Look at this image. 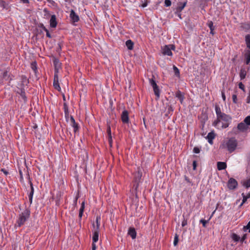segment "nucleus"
Masks as SVG:
<instances>
[{
	"label": "nucleus",
	"instance_id": "7c9ffc66",
	"mask_svg": "<svg viewBox=\"0 0 250 250\" xmlns=\"http://www.w3.org/2000/svg\"><path fill=\"white\" fill-rule=\"evenodd\" d=\"M29 185L30 186V189H31V191L29 193V195H33L34 192V189L33 185V184H32L30 178H29Z\"/></svg>",
	"mask_w": 250,
	"mask_h": 250
},
{
	"label": "nucleus",
	"instance_id": "ddd939ff",
	"mask_svg": "<svg viewBox=\"0 0 250 250\" xmlns=\"http://www.w3.org/2000/svg\"><path fill=\"white\" fill-rule=\"evenodd\" d=\"M70 18L73 22H78L80 20L79 16L73 10L70 11Z\"/></svg>",
	"mask_w": 250,
	"mask_h": 250
},
{
	"label": "nucleus",
	"instance_id": "37998d69",
	"mask_svg": "<svg viewBox=\"0 0 250 250\" xmlns=\"http://www.w3.org/2000/svg\"><path fill=\"white\" fill-rule=\"evenodd\" d=\"M181 11H180L179 10H178L176 9V11L175 12V14L176 16H177L180 19H182L181 17Z\"/></svg>",
	"mask_w": 250,
	"mask_h": 250
},
{
	"label": "nucleus",
	"instance_id": "6ab92c4d",
	"mask_svg": "<svg viewBox=\"0 0 250 250\" xmlns=\"http://www.w3.org/2000/svg\"><path fill=\"white\" fill-rule=\"evenodd\" d=\"M128 234L131 237L132 239H135L136 237V232L135 229L130 228L128 229Z\"/></svg>",
	"mask_w": 250,
	"mask_h": 250
},
{
	"label": "nucleus",
	"instance_id": "c756f323",
	"mask_svg": "<svg viewBox=\"0 0 250 250\" xmlns=\"http://www.w3.org/2000/svg\"><path fill=\"white\" fill-rule=\"evenodd\" d=\"M241 27L243 29L247 31L250 29V24L246 23H242Z\"/></svg>",
	"mask_w": 250,
	"mask_h": 250
},
{
	"label": "nucleus",
	"instance_id": "f8f14e48",
	"mask_svg": "<svg viewBox=\"0 0 250 250\" xmlns=\"http://www.w3.org/2000/svg\"><path fill=\"white\" fill-rule=\"evenodd\" d=\"M70 125L74 128V133H76L79 129V126L78 124L75 122V119L72 116H70Z\"/></svg>",
	"mask_w": 250,
	"mask_h": 250
},
{
	"label": "nucleus",
	"instance_id": "c03bdc74",
	"mask_svg": "<svg viewBox=\"0 0 250 250\" xmlns=\"http://www.w3.org/2000/svg\"><path fill=\"white\" fill-rule=\"evenodd\" d=\"M232 97L233 102L235 104H236L237 101V95L235 94H233Z\"/></svg>",
	"mask_w": 250,
	"mask_h": 250
},
{
	"label": "nucleus",
	"instance_id": "20e7f679",
	"mask_svg": "<svg viewBox=\"0 0 250 250\" xmlns=\"http://www.w3.org/2000/svg\"><path fill=\"white\" fill-rule=\"evenodd\" d=\"M245 42L248 50L246 51L245 58L246 63L249 64L250 62V35L248 34L245 36Z\"/></svg>",
	"mask_w": 250,
	"mask_h": 250
},
{
	"label": "nucleus",
	"instance_id": "423d86ee",
	"mask_svg": "<svg viewBox=\"0 0 250 250\" xmlns=\"http://www.w3.org/2000/svg\"><path fill=\"white\" fill-rule=\"evenodd\" d=\"M149 82L150 84L153 88L155 96L157 97L158 99H159L160 97V91L159 87L156 84L155 81L153 79V78H152L151 79H149Z\"/></svg>",
	"mask_w": 250,
	"mask_h": 250
},
{
	"label": "nucleus",
	"instance_id": "3c124183",
	"mask_svg": "<svg viewBox=\"0 0 250 250\" xmlns=\"http://www.w3.org/2000/svg\"><path fill=\"white\" fill-rule=\"evenodd\" d=\"M107 132L108 133V137H110L111 136V129H110V126H108V128H107Z\"/></svg>",
	"mask_w": 250,
	"mask_h": 250
},
{
	"label": "nucleus",
	"instance_id": "f704fd0d",
	"mask_svg": "<svg viewBox=\"0 0 250 250\" xmlns=\"http://www.w3.org/2000/svg\"><path fill=\"white\" fill-rule=\"evenodd\" d=\"M21 82H22L23 84H25L26 85H27V83H28V80H27L26 77L25 76H22Z\"/></svg>",
	"mask_w": 250,
	"mask_h": 250
},
{
	"label": "nucleus",
	"instance_id": "58836bf2",
	"mask_svg": "<svg viewBox=\"0 0 250 250\" xmlns=\"http://www.w3.org/2000/svg\"><path fill=\"white\" fill-rule=\"evenodd\" d=\"M242 197H243V200H242V204H241V206L243 204H244V203H245V202L247 201V199H248V198H247V196H246V195H245V194H244V193H243L242 194Z\"/></svg>",
	"mask_w": 250,
	"mask_h": 250
},
{
	"label": "nucleus",
	"instance_id": "4d7b16f0",
	"mask_svg": "<svg viewBox=\"0 0 250 250\" xmlns=\"http://www.w3.org/2000/svg\"><path fill=\"white\" fill-rule=\"evenodd\" d=\"M184 178H185V180H186L188 183H190V184L191 183V181H190V180H189V179L187 176H185Z\"/></svg>",
	"mask_w": 250,
	"mask_h": 250
},
{
	"label": "nucleus",
	"instance_id": "393cba45",
	"mask_svg": "<svg viewBox=\"0 0 250 250\" xmlns=\"http://www.w3.org/2000/svg\"><path fill=\"white\" fill-rule=\"evenodd\" d=\"M187 3V1H185L184 2H178V7H177L176 9L179 10L180 11H182L186 6Z\"/></svg>",
	"mask_w": 250,
	"mask_h": 250
},
{
	"label": "nucleus",
	"instance_id": "69168bd1",
	"mask_svg": "<svg viewBox=\"0 0 250 250\" xmlns=\"http://www.w3.org/2000/svg\"><path fill=\"white\" fill-rule=\"evenodd\" d=\"M147 2H145V3H144L142 4V7H146V6H147Z\"/></svg>",
	"mask_w": 250,
	"mask_h": 250
},
{
	"label": "nucleus",
	"instance_id": "5fc2aeb1",
	"mask_svg": "<svg viewBox=\"0 0 250 250\" xmlns=\"http://www.w3.org/2000/svg\"><path fill=\"white\" fill-rule=\"evenodd\" d=\"M193 169L194 170H195L196 169V167H197V163H196V162L195 161H194L193 162Z\"/></svg>",
	"mask_w": 250,
	"mask_h": 250
},
{
	"label": "nucleus",
	"instance_id": "4c0bfd02",
	"mask_svg": "<svg viewBox=\"0 0 250 250\" xmlns=\"http://www.w3.org/2000/svg\"><path fill=\"white\" fill-rule=\"evenodd\" d=\"M31 67L32 69L34 71L35 73H36L37 68L36 66V62H35L31 63Z\"/></svg>",
	"mask_w": 250,
	"mask_h": 250
},
{
	"label": "nucleus",
	"instance_id": "2f4dec72",
	"mask_svg": "<svg viewBox=\"0 0 250 250\" xmlns=\"http://www.w3.org/2000/svg\"><path fill=\"white\" fill-rule=\"evenodd\" d=\"M64 112L65 117L68 116V107L66 103L63 104Z\"/></svg>",
	"mask_w": 250,
	"mask_h": 250
},
{
	"label": "nucleus",
	"instance_id": "09e8293b",
	"mask_svg": "<svg viewBox=\"0 0 250 250\" xmlns=\"http://www.w3.org/2000/svg\"><path fill=\"white\" fill-rule=\"evenodd\" d=\"M221 95H222V99H223V101H225L226 96H225V92L224 90H222Z\"/></svg>",
	"mask_w": 250,
	"mask_h": 250
},
{
	"label": "nucleus",
	"instance_id": "338daca9",
	"mask_svg": "<svg viewBox=\"0 0 250 250\" xmlns=\"http://www.w3.org/2000/svg\"><path fill=\"white\" fill-rule=\"evenodd\" d=\"M77 198H76V199L74 201V204L75 205L77 204Z\"/></svg>",
	"mask_w": 250,
	"mask_h": 250
},
{
	"label": "nucleus",
	"instance_id": "0eeeda50",
	"mask_svg": "<svg viewBox=\"0 0 250 250\" xmlns=\"http://www.w3.org/2000/svg\"><path fill=\"white\" fill-rule=\"evenodd\" d=\"M237 185L238 182L235 179L233 178H230L229 179L228 182L227 186L230 190L235 189L237 188Z\"/></svg>",
	"mask_w": 250,
	"mask_h": 250
},
{
	"label": "nucleus",
	"instance_id": "052dcab7",
	"mask_svg": "<svg viewBox=\"0 0 250 250\" xmlns=\"http://www.w3.org/2000/svg\"><path fill=\"white\" fill-rule=\"evenodd\" d=\"M95 243H92V250H96V246Z\"/></svg>",
	"mask_w": 250,
	"mask_h": 250
},
{
	"label": "nucleus",
	"instance_id": "5701e85b",
	"mask_svg": "<svg viewBox=\"0 0 250 250\" xmlns=\"http://www.w3.org/2000/svg\"><path fill=\"white\" fill-rule=\"evenodd\" d=\"M207 25L208 26V27L210 29V34L213 35L214 34V26L213 25V23L212 21H208L207 23Z\"/></svg>",
	"mask_w": 250,
	"mask_h": 250
},
{
	"label": "nucleus",
	"instance_id": "b1692460",
	"mask_svg": "<svg viewBox=\"0 0 250 250\" xmlns=\"http://www.w3.org/2000/svg\"><path fill=\"white\" fill-rule=\"evenodd\" d=\"M126 47L128 50H132L133 48L134 43L131 40H127L125 42Z\"/></svg>",
	"mask_w": 250,
	"mask_h": 250
},
{
	"label": "nucleus",
	"instance_id": "2eb2a0df",
	"mask_svg": "<svg viewBox=\"0 0 250 250\" xmlns=\"http://www.w3.org/2000/svg\"><path fill=\"white\" fill-rule=\"evenodd\" d=\"M49 23L50 26L52 28H55L57 26V21H56V17L55 15H53L51 16Z\"/></svg>",
	"mask_w": 250,
	"mask_h": 250
},
{
	"label": "nucleus",
	"instance_id": "c9c22d12",
	"mask_svg": "<svg viewBox=\"0 0 250 250\" xmlns=\"http://www.w3.org/2000/svg\"><path fill=\"white\" fill-rule=\"evenodd\" d=\"M208 220H206L205 219H202L200 220V223H202V225H203V226L204 227V228H206V225L208 223Z\"/></svg>",
	"mask_w": 250,
	"mask_h": 250
},
{
	"label": "nucleus",
	"instance_id": "473e14b6",
	"mask_svg": "<svg viewBox=\"0 0 250 250\" xmlns=\"http://www.w3.org/2000/svg\"><path fill=\"white\" fill-rule=\"evenodd\" d=\"M173 71L174 72L175 76H176L177 77H179L180 76V71H179V70L178 69V68L175 65L173 66Z\"/></svg>",
	"mask_w": 250,
	"mask_h": 250
},
{
	"label": "nucleus",
	"instance_id": "79ce46f5",
	"mask_svg": "<svg viewBox=\"0 0 250 250\" xmlns=\"http://www.w3.org/2000/svg\"><path fill=\"white\" fill-rule=\"evenodd\" d=\"M239 88L242 89L243 91H245V86L242 83L240 82L238 84Z\"/></svg>",
	"mask_w": 250,
	"mask_h": 250
},
{
	"label": "nucleus",
	"instance_id": "6e6d98bb",
	"mask_svg": "<svg viewBox=\"0 0 250 250\" xmlns=\"http://www.w3.org/2000/svg\"><path fill=\"white\" fill-rule=\"evenodd\" d=\"M46 35L48 38H52V36H51V34L49 33L48 30L47 31H46Z\"/></svg>",
	"mask_w": 250,
	"mask_h": 250
},
{
	"label": "nucleus",
	"instance_id": "39448f33",
	"mask_svg": "<svg viewBox=\"0 0 250 250\" xmlns=\"http://www.w3.org/2000/svg\"><path fill=\"white\" fill-rule=\"evenodd\" d=\"M226 146L228 151L229 152H233L236 148L237 146V141L233 138H230L226 143Z\"/></svg>",
	"mask_w": 250,
	"mask_h": 250
},
{
	"label": "nucleus",
	"instance_id": "dca6fc26",
	"mask_svg": "<svg viewBox=\"0 0 250 250\" xmlns=\"http://www.w3.org/2000/svg\"><path fill=\"white\" fill-rule=\"evenodd\" d=\"M175 95L180 100L181 104H182L185 99L184 93L180 90H178L175 93Z\"/></svg>",
	"mask_w": 250,
	"mask_h": 250
},
{
	"label": "nucleus",
	"instance_id": "774afa93",
	"mask_svg": "<svg viewBox=\"0 0 250 250\" xmlns=\"http://www.w3.org/2000/svg\"><path fill=\"white\" fill-rule=\"evenodd\" d=\"M246 196H247V198H250V193H249L248 194V195H246Z\"/></svg>",
	"mask_w": 250,
	"mask_h": 250
},
{
	"label": "nucleus",
	"instance_id": "9d476101",
	"mask_svg": "<svg viewBox=\"0 0 250 250\" xmlns=\"http://www.w3.org/2000/svg\"><path fill=\"white\" fill-rule=\"evenodd\" d=\"M58 73H55L54 76V81H53V86L54 88L60 91L61 88L59 84V77H58Z\"/></svg>",
	"mask_w": 250,
	"mask_h": 250
},
{
	"label": "nucleus",
	"instance_id": "603ef678",
	"mask_svg": "<svg viewBox=\"0 0 250 250\" xmlns=\"http://www.w3.org/2000/svg\"><path fill=\"white\" fill-rule=\"evenodd\" d=\"M108 142L110 145V146H112V139L111 136L108 137Z\"/></svg>",
	"mask_w": 250,
	"mask_h": 250
},
{
	"label": "nucleus",
	"instance_id": "412c9836",
	"mask_svg": "<svg viewBox=\"0 0 250 250\" xmlns=\"http://www.w3.org/2000/svg\"><path fill=\"white\" fill-rule=\"evenodd\" d=\"M100 220H101V216H97L96 219V225H95L94 223H93V229H99V228H100Z\"/></svg>",
	"mask_w": 250,
	"mask_h": 250
},
{
	"label": "nucleus",
	"instance_id": "e433bc0d",
	"mask_svg": "<svg viewBox=\"0 0 250 250\" xmlns=\"http://www.w3.org/2000/svg\"><path fill=\"white\" fill-rule=\"evenodd\" d=\"M250 221L248 222L247 226H244L243 227V230L246 232L247 231V230H250Z\"/></svg>",
	"mask_w": 250,
	"mask_h": 250
},
{
	"label": "nucleus",
	"instance_id": "6e6552de",
	"mask_svg": "<svg viewBox=\"0 0 250 250\" xmlns=\"http://www.w3.org/2000/svg\"><path fill=\"white\" fill-rule=\"evenodd\" d=\"M52 62L55 67V73H58L59 70L61 68L62 63L60 62L59 60L55 57H52Z\"/></svg>",
	"mask_w": 250,
	"mask_h": 250
},
{
	"label": "nucleus",
	"instance_id": "bb28decb",
	"mask_svg": "<svg viewBox=\"0 0 250 250\" xmlns=\"http://www.w3.org/2000/svg\"><path fill=\"white\" fill-rule=\"evenodd\" d=\"M63 45V42L62 41H60L58 43H57V46L56 47V51L60 54L62 49V46Z\"/></svg>",
	"mask_w": 250,
	"mask_h": 250
},
{
	"label": "nucleus",
	"instance_id": "a878e982",
	"mask_svg": "<svg viewBox=\"0 0 250 250\" xmlns=\"http://www.w3.org/2000/svg\"><path fill=\"white\" fill-rule=\"evenodd\" d=\"M84 206H85L84 202H83L81 204V206L80 208V210H79V217L80 219H81V218L83 216V210L84 209Z\"/></svg>",
	"mask_w": 250,
	"mask_h": 250
},
{
	"label": "nucleus",
	"instance_id": "4468645a",
	"mask_svg": "<svg viewBox=\"0 0 250 250\" xmlns=\"http://www.w3.org/2000/svg\"><path fill=\"white\" fill-rule=\"evenodd\" d=\"M162 53L164 55H167L169 56H171L172 55V53L169 46L167 45L164 46L162 48Z\"/></svg>",
	"mask_w": 250,
	"mask_h": 250
},
{
	"label": "nucleus",
	"instance_id": "9b49d317",
	"mask_svg": "<svg viewBox=\"0 0 250 250\" xmlns=\"http://www.w3.org/2000/svg\"><path fill=\"white\" fill-rule=\"evenodd\" d=\"M142 176V173L140 172L139 171L136 172L135 174L134 182L136 183L135 189H137L139 187V185L140 182V180L141 179Z\"/></svg>",
	"mask_w": 250,
	"mask_h": 250
},
{
	"label": "nucleus",
	"instance_id": "0e129e2a",
	"mask_svg": "<svg viewBox=\"0 0 250 250\" xmlns=\"http://www.w3.org/2000/svg\"><path fill=\"white\" fill-rule=\"evenodd\" d=\"M21 0L24 3H29V0Z\"/></svg>",
	"mask_w": 250,
	"mask_h": 250
},
{
	"label": "nucleus",
	"instance_id": "aec40b11",
	"mask_svg": "<svg viewBox=\"0 0 250 250\" xmlns=\"http://www.w3.org/2000/svg\"><path fill=\"white\" fill-rule=\"evenodd\" d=\"M217 169L219 170H223L226 168L227 164L225 162H218L217 164Z\"/></svg>",
	"mask_w": 250,
	"mask_h": 250
},
{
	"label": "nucleus",
	"instance_id": "f257e3e1",
	"mask_svg": "<svg viewBox=\"0 0 250 250\" xmlns=\"http://www.w3.org/2000/svg\"><path fill=\"white\" fill-rule=\"evenodd\" d=\"M231 121L232 117L230 115L224 113L218 118H216L213 122V125L217 127L219 126V124L222 123L221 128H226L229 127L231 123Z\"/></svg>",
	"mask_w": 250,
	"mask_h": 250
},
{
	"label": "nucleus",
	"instance_id": "49530a36",
	"mask_svg": "<svg viewBox=\"0 0 250 250\" xmlns=\"http://www.w3.org/2000/svg\"><path fill=\"white\" fill-rule=\"evenodd\" d=\"M200 151V149L197 147H194L193 148V152L195 153H199Z\"/></svg>",
	"mask_w": 250,
	"mask_h": 250
},
{
	"label": "nucleus",
	"instance_id": "4be33fe9",
	"mask_svg": "<svg viewBox=\"0 0 250 250\" xmlns=\"http://www.w3.org/2000/svg\"><path fill=\"white\" fill-rule=\"evenodd\" d=\"M215 112H216V114L217 118H218L222 115L224 114V113H223V112H222L221 111L220 107L218 105H215Z\"/></svg>",
	"mask_w": 250,
	"mask_h": 250
},
{
	"label": "nucleus",
	"instance_id": "c85d7f7f",
	"mask_svg": "<svg viewBox=\"0 0 250 250\" xmlns=\"http://www.w3.org/2000/svg\"><path fill=\"white\" fill-rule=\"evenodd\" d=\"M247 74L246 70L245 69H241L240 72V77L241 80L244 79Z\"/></svg>",
	"mask_w": 250,
	"mask_h": 250
},
{
	"label": "nucleus",
	"instance_id": "a18cd8bd",
	"mask_svg": "<svg viewBox=\"0 0 250 250\" xmlns=\"http://www.w3.org/2000/svg\"><path fill=\"white\" fill-rule=\"evenodd\" d=\"M21 96H22V97H23L24 99L26 98L25 94L24 89L21 88Z\"/></svg>",
	"mask_w": 250,
	"mask_h": 250
},
{
	"label": "nucleus",
	"instance_id": "13d9d810",
	"mask_svg": "<svg viewBox=\"0 0 250 250\" xmlns=\"http://www.w3.org/2000/svg\"><path fill=\"white\" fill-rule=\"evenodd\" d=\"M168 45L169 46V47H170L171 50H175V47L174 45L169 44V45Z\"/></svg>",
	"mask_w": 250,
	"mask_h": 250
},
{
	"label": "nucleus",
	"instance_id": "72a5a7b5",
	"mask_svg": "<svg viewBox=\"0 0 250 250\" xmlns=\"http://www.w3.org/2000/svg\"><path fill=\"white\" fill-rule=\"evenodd\" d=\"M179 236L177 234H175L174 236V242H173V245L174 246H177L178 241H179Z\"/></svg>",
	"mask_w": 250,
	"mask_h": 250
},
{
	"label": "nucleus",
	"instance_id": "f03ea898",
	"mask_svg": "<svg viewBox=\"0 0 250 250\" xmlns=\"http://www.w3.org/2000/svg\"><path fill=\"white\" fill-rule=\"evenodd\" d=\"M30 214V211L28 209H25L20 215L17 223L18 227H21L29 218Z\"/></svg>",
	"mask_w": 250,
	"mask_h": 250
},
{
	"label": "nucleus",
	"instance_id": "cd10ccee",
	"mask_svg": "<svg viewBox=\"0 0 250 250\" xmlns=\"http://www.w3.org/2000/svg\"><path fill=\"white\" fill-rule=\"evenodd\" d=\"M241 184L246 188H248L250 187V178L247 180L242 181Z\"/></svg>",
	"mask_w": 250,
	"mask_h": 250
},
{
	"label": "nucleus",
	"instance_id": "a19ab883",
	"mask_svg": "<svg viewBox=\"0 0 250 250\" xmlns=\"http://www.w3.org/2000/svg\"><path fill=\"white\" fill-rule=\"evenodd\" d=\"M171 4V1L170 0H165V6L166 7L170 6Z\"/></svg>",
	"mask_w": 250,
	"mask_h": 250
},
{
	"label": "nucleus",
	"instance_id": "e2e57ef3",
	"mask_svg": "<svg viewBox=\"0 0 250 250\" xmlns=\"http://www.w3.org/2000/svg\"><path fill=\"white\" fill-rule=\"evenodd\" d=\"M1 171L5 174V175H7L8 174V172L6 170L4 169H1Z\"/></svg>",
	"mask_w": 250,
	"mask_h": 250
},
{
	"label": "nucleus",
	"instance_id": "ea45409f",
	"mask_svg": "<svg viewBox=\"0 0 250 250\" xmlns=\"http://www.w3.org/2000/svg\"><path fill=\"white\" fill-rule=\"evenodd\" d=\"M232 239L233 240L237 242L239 240L240 237L236 234H233L232 235Z\"/></svg>",
	"mask_w": 250,
	"mask_h": 250
},
{
	"label": "nucleus",
	"instance_id": "f3484780",
	"mask_svg": "<svg viewBox=\"0 0 250 250\" xmlns=\"http://www.w3.org/2000/svg\"><path fill=\"white\" fill-rule=\"evenodd\" d=\"M93 237H92L93 243H96L98 241L99 229H93Z\"/></svg>",
	"mask_w": 250,
	"mask_h": 250
},
{
	"label": "nucleus",
	"instance_id": "680f3d73",
	"mask_svg": "<svg viewBox=\"0 0 250 250\" xmlns=\"http://www.w3.org/2000/svg\"><path fill=\"white\" fill-rule=\"evenodd\" d=\"M8 75V72L7 71L4 72L3 74V78L5 79L6 77Z\"/></svg>",
	"mask_w": 250,
	"mask_h": 250
},
{
	"label": "nucleus",
	"instance_id": "1a4fd4ad",
	"mask_svg": "<svg viewBox=\"0 0 250 250\" xmlns=\"http://www.w3.org/2000/svg\"><path fill=\"white\" fill-rule=\"evenodd\" d=\"M128 112L124 110L121 114V120L124 124H128L129 122Z\"/></svg>",
	"mask_w": 250,
	"mask_h": 250
},
{
	"label": "nucleus",
	"instance_id": "de8ad7c7",
	"mask_svg": "<svg viewBox=\"0 0 250 250\" xmlns=\"http://www.w3.org/2000/svg\"><path fill=\"white\" fill-rule=\"evenodd\" d=\"M187 225V220L184 218L182 222V227H185Z\"/></svg>",
	"mask_w": 250,
	"mask_h": 250
},
{
	"label": "nucleus",
	"instance_id": "bf43d9fd",
	"mask_svg": "<svg viewBox=\"0 0 250 250\" xmlns=\"http://www.w3.org/2000/svg\"><path fill=\"white\" fill-rule=\"evenodd\" d=\"M173 109L172 108V107L170 105V106H169L168 107V111L169 112H172L173 111Z\"/></svg>",
	"mask_w": 250,
	"mask_h": 250
},
{
	"label": "nucleus",
	"instance_id": "864d4df0",
	"mask_svg": "<svg viewBox=\"0 0 250 250\" xmlns=\"http://www.w3.org/2000/svg\"><path fill=\"white\" fill-rule=\"evenodd\" d=\"M28 196H29V200L30 204H31L32 203V199H33V195H29Z\"/></svg>",
	"mask_w": 250,
	"mask_h": 250
},
{
	"label": "nucleus",
	"instance_id": "a211bd4d",
	"mask_svg": "<svg viewBox=\"0 0 250 250\" xmlns=\"http://www.w3.org/2000/svg\"><path fill=\"white\" fill-rule=\"evenodd\" d=\"M215 136V134L213 131H211L208 133L207 136V138L208 140V142L210 144L212 145L213 144V140L214 139Z\"/></svg>",
	"mask_w": 250,
	"mask_h": 250
},
{
	"label": "nucleus",
	"instance_id": "7ed1b4c3",
	"mask_svg": "<svg viewBox=\"0 0 250 250\" xmlns=\"http://www.w3.org/2000/svg\"><path fill=\"white\" fill-rule=\"evenodd\" d=\"M249 125H250V116L246 117L243 122L238 124L237 129L243 132L248 130Z\"/></svg>",
	"mask_w": 250,
	"mask_h": 250
},
{
	"label": "nucleus",
	"instance_id": "8fccbe9b",
	"mask_svg": "<svg viewBox=\"0 0 250 250\" xmlns=\"http://www.w3.org/2000/svg\"><path fill=\"white\" fill-rule=\"evenodd\" d=\"M40 27L42 28L45 32L47 31L48 29L44 26L43 24H41Z\"/></svg>",
	"mask_w": 250,
	"mask_h": 250
}]
</instances>
